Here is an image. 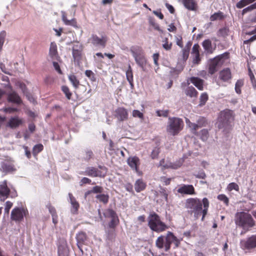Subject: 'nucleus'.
I'll return each mask as SVG.
<instances>
[{
    "label": "nucleus",
    "mask_w": 256,
    "mask_h": 256,
    "mask_svg": "<svg viewBox=\"0 0 256 256\" xmlns=\"http://www.w3.org/2000/svg\"><path fill=\"white\" fill-rule=\"evenodd\" d=\"M209 206L210 202L206 198L202 200L198 198H191L186 199L185 202V208L189 210V212L193 214L196 220L202 216V221L204 220L208 214Z\"/></svg>",
    "instance_id": "nucleus-1"
},
{
    "label": "nucleus",
    "mask_w": 256,
    "mask_h": 256,
    "mask_svg": "<svg viewBox=\"0 0 256 256\" xmlns=\"http://www.w3.org/2000/svg\"><path fill=\"white\" fill-rule=\"evenodd\" d=\"M234 112L230 109H225L220 112L218 118V128L222 130L225 134H228L232 130L235 120Z\"/></svg>",
    "instance_id": "nucleus-2"
},
{
    "label": "nucleus",
    "mask_w": 256,
    "mask_h": 256,
    "mask_svg": "<svg viewBox=\"0 0 256 256\" xmlns=\"http://www.w3.org/2000/svg\"><path fill=\"white\" fill-rule=\"evenodd\" d=\"M148 226L151 230L156 232H164L168 226L160 220L156 212H151L148 216Z\"/></svg>",
    "instance_id": "nucleus-3"
},
{
    "label": "nucleus",
    "mask_w": 256,
    "mask_h": 256,
    "mask_svg": "<svg viewBox=\"0 0 256 256\" xmlns=\"http://www.w3.org/2000/svg\"><path fill=\"white\" fill-rule=\"evenodd\" d=\"M235 223L243 228H248L255 225V222L252 216L248 212H238L235 216Z\"/></svg>",
    "instance_id": "nucleus-4"
},
{
    "label": "nucleus",
    "mask_w": 256,
    "mask_h": 256,
    "mask_svg": "<svg viewBox=\"0 0 256 256\" xmlns=\"http://www.w3.org/2000/svg\"><path fill=\"white\" fill-rule=\"evenodd\" d=\"M184 123L182 120L177 117L168 118L166 132L170 134L175 136L178 135L183 129Z\"/></svg>",
    "instance_id": "nucleus-5"
},
{
    "label": "nucleus",
    "mask_w": 256,
    "mask_h": 256,
    "mask_svg": "<svg viewBox=\"0 0 256 256\" xmlns=\"http://www.w3.org/2000/svg\"><path fill=\"white\" fill-rule=\"evenodd\" d=\"M107 172V168L104 166H99L98 168L94 166H88L84 171L79 172L80 174L86 175L90 177L104 178Z\"/></svg>",
    "instance_id": "nucleus-6"
},
{
    "label": "nucleus",
    "mask_w": 256,
    "mask_h": 256,
    "mask_svg": "<svg viewBox=\"0 0 256 256\" xmlns=\"http://www.w3.org/2000/svg\"><path fill=\"white\" fill-rule=\"evenodd\" d=\"M130 52L136 64L144 69L146 65V60L142 48L139 46L132 47L130 50Z\"/></svg>",
    "instance_id": "nucleus-7"
},
{
    "label": "nucleus",
    "mask_w": 256,
    "mask_h": 256,
    "mask_svg": "<svg viewBox=\"0 0 256 256\" xmlns=\"http://www.w3.org/2000/svg\"><path fill=\"white\" fill-rule=\"evenodd\" d=\"M10 194L12 198H14L17 196V192L16 190L10 192V188L8 186V181L4 180L0 182V200L2 202H4L8 198Z\"/></svg>",
    "instance_id": "nucleus-8"
},
{
    "label": "nucleus",
    "mask_w": 256,
    "mask_h": 256,
    "mask_svg": "<svg viewBox=\"0 0 256 256\" xmlns=\"http://www.w3.org/2000/svg\"><path fill=\"white\" fill-rule=\"evenodd\" d=\"M186 122L188 126L190 128L192 132L195 136H198V130L207 124L206 119L204 117H200L197 120V124L192 122L188 118L186 119Z\"/></svg>",
    "instance_id": "nucleus-9"
},
{
    "label": "nucleus",
    "mask_w": 256,
    "mask_h": 256,
    "mask_svg": "<svg viewBox=\"0 0 256 256\" xmlns=\"http://www.w3.org/2000/svg\"><path fill=\"white\" fill-rule=\"evenodd\" d=\"M28 214L27 208L24 207H16L11 212L10 218L12 220L16 222H21L23 220L24 217Z\"/></svg>",
    "instance_id": "nucleus-10"
},
{
    "label": "nucleus",
    "mask_w": 256,
    "mask_h": 256,
    "mask_svg": "<svg viewBox=\"0 0 256 256\" xmlns=\"http://www.w3.org/2000/svg\"><path fill=\"white\" fill-rule=\"evenodd\" d=\"M240 247L243 250H250L256 248V234L240 240Z\"/></svg>",
    "instance_id": "nucleus-11"
},
{
    "label": "nucleus",
    "mask_w": 256,
    "mask_h": 256,
    "mask_svg": "<svg viewBox=\"0 0 256 256\" xmlns=\"http://www.w3.org/2000/svg\"><path fill=\"white\" fill-rule=\"evenodd\" d=\"M7 88L10 90L6 93V100L8 102L20 105L22 104V100L16 92L12 89L10 84L7 86Z\"/></svg>",
    "instance_id": "nucleus-12"
},
{
    "label": "nucleus",
    "mask_w": 256,
    "mask_h": 256,
    "mask_svg": "<svg viewBox=\"0 0 256 256\" xmlns=\"http://www.w3.org/2000/svg\"><path fill=\"white\" fill-rule=\"evenodd\" d=\"M0 170L5 174L12 173L16 170L13 161L6 160L1 162Z\"/></svg>",
    "instance_id": "nucleus-13"
},
{
    "label": "nucleus",
    "mask_w": 256,
    "mask_h": 256,
    "mask_svg": "<svg viewBox=\"0 0 256 256\" xmlns=\"http://www.w3.org/2000/svg\"><path fill=\"white\" fill-rule=\"evenodd\" d=\"M114 116L120 122L127 120L128 118V110L124 108L119 107L114 112Z\"/></svg>",
    "instance_id": "nucleus-14"
},
{
    "label": "nucleus",
    "mask_w": 256,
    "mask_h": 256,
    "mask_svg": "<svg viewBox=\"0 0 256 256\" xmlns=\"http://www.w3.org/2000/svg\"><path fill=\"white\" fill-rule=\"evenodd\" d=\"M127 163L132 170L140 174L139 166L140 162V158L138 156H134L129 157L127 160Z\"/></svg>",
    "instance_id": "nucleus-15"
},
{
    "label": "nucleus",
    "mask_w": 256,
    "mask_h": 256,
    "mask_svg": "<svg viewBox=\"0 0 256 256\" xmlns=\"http://www.w3.org/2000/svg\"><path fill=\"white\" fill-rule=\"evenodd\" d=\"M90 40L91 42L96 46H101L104 48L108 40L106 36H103L102 38H99L96 34H92Z\"/></svg>",
    "instance_id": "nucleus-16"
},
{
    "label": "nucleus",
    "mask_w": 256,
    "mask_h": 256,
    "mask_svg": "<svg viewBox=\"0 0 256 256\" xmlns=\"http://www.w3.org/2000/svg\"><path fill=\"white\" fill-rule=\"evenodd\" d=\"M167 243L166 244V250H170L171 244L174 242L175 247L178 248L180 245V240L172 232H167Z\"/></svg>",
    "instance_id": "nucleus-17"
},
{
    "label": "nucleus",
    "mask_w": 256,
    "mask_h": 256,
    "mask_svg": "<svg viewBox=\"0 0 256 256\" xmlns=\"http://www.w3.org/2000/svg\"><path fill=\"white\" fill-rule=\"evenodd\" d=\"M107 212L108 216L111 218L112 220L108 223V226L111 228H114L119 224V219L116 212L112 209H108Z\"/></svg>",
    "instance_id": "nucleus-18"
},
{
    "label": "nucleus",
    "mask_w": 256,
    "mask_h": 256,
    "mask_svg": "<svg viewBox=\"0 0 256 256\" xmlns=\"http://www.w3.org/2000/svg\"><path fill=\"white\" fill-rule=\"evenodd\" d=\"M232 78V72L229 68H226L220 72L218 80L223 82H230Z\"/></svg>",
    "instance_id": "nucleus-19"
},
{
    "label": "nucleus",
    "mask_w": 256,
    "mask_h": 256,
    "mask_svg": "<svg viewBox=\"0 0 256 256\" xmlns=\"http://www.w3.org/2000/svg\"><path fill=\"white\" fill-rule=\"evenodd\" d=\"M24 122V120L18 116H12L10 118L7 124V126L14 129L22 125Z\"/></svg>",
    "instance_id": "nucleus-20"
},
{
    "label": "nucleus",
    "mask_w": 256,
    "mask_h": 256,
    "mask_svg": "<svg viewBox=\"0 0 256 256\" xmlns=\"http://www.w3.org/2000/svg\"><path fill=\"white\" fill-rule=\"evenodd\" d=\"M222 58V56H218L212 59L208 66V72L210 74H214L217 71V67L220 60Z\"/></svg>",
    "instance_id": "nucleus-21"
},
{
    "label": "nucleus",
    "mask_w": 256,
    "mask_h": 256,
    "mask_svg": "<svg viewBox=\"0 0 256 256\" xmlns=\"http://www.w3.org/2000/svg\"><path fill=\"white\" fill-rule=\"evenodd\" d=\"M165 160L164 158L162 159L160 162V166H163L165 168H172V169H178L180 168L184 162V160L182 159H180L178 160H176L174 162H170L169 164H164Z\"/></svg>",
    "instance_id": "nucleus-22"
},
{
    "label": "nucleus",
    "mask_w": 256,
    "mask_h": 256,
    "mask_svg": "<svg viewBox=\"0 0 256 256\" xmlns=\"http://www.w3.org/2000/svg\"><path fill=\"white\" fill-rule=\"evenodd\" d=\"M178 192L182 194L193 195L196 194L194 188L191 184H183L178 188Z\"/></svg>",
    "instance_id": "nucleus-23"
},
{
    "label": "nucleus",
    "mask_w": 256,
    "mask_h": 256,
    "mask_svg": "<svg viewBox=\"0 0 256 256\" xmlns=\"http://www.w3.org/2000/svg\"><path fill=\"white\" fill-rule=\"evenodd\" d=\"M200 46L198 44H194L192 48V62L194 64H199L201 61L200 54Z\"/></svg>",
    "instance_id": "nucleus-24"
},
{
    "label": "nucleus",
    "mask_w": 256,
    "mask_h": 256,
    "mask_svg": "<svg viewBox=\"0 0 256 256\" xmlns=\"http://www.w3.org/2000/svg\"><path fill=\"white\" fill-rule=\"evenodd\" d=\"M87 239V236L84 232H79L76 236L77 246L78 248L82 252V246L84 244Z\"/></svg>",
    "instance_id": "nucleus-25"
},
{
    "label": "nucleus",
    "mask_w": 256,
    "mask_h": 256,
    "mask_svg": "<svg viewBox=\"0 0 256 256\" xmlns=\"http://www.w3.org/2000/svg\"><path fill=\"white\" fill-rule=\"evenodd\" d=\"M167 240V234L166 236L162 235L158 236L156 241V246L160 249L164 248L166 252L170 250H166V248Z\"/></svg>",
    "instance_id": "nucleus-26"
},
{
    "label": "nucleus",
    "mask_w": 256,
    "mask_h": 256,
    "mask_svg": "<svg viewBox=\"0 0 256 256\" xmlns=\"http://www.w3.org/2000/svg\"><path fill=\"white\" fill-rule=\"evenodd\" d=\"M49 55L52 60H58L60 59L58 54L57 46L54 42L50 43Z\"/></svg>",
    "instance_id": "nucleus-27"
},
{
    "label": "nucleus",
    "mask_w": 256,
    "mask_h": 256,
    "mask_svg": "<svg viewBox=\"0 0 256 256\" xmlns=\"http://www.w3.org/2000/svg\"><path fill=\"white\" fill-rule=\"evenodd\" d=\"M202 46L204 48L206 54H212L216 49V46L214 48L212 46V41L210 39L205 40L202 42Z\"/></svg>",
    "instance_id": "nucleus-28"
},
{
    "label": "nucleus",
    "mask_w": 256,
    "mask_h": 256,
    "mask_svg": "<svg viewBox=\"0 0 256 256\" xmlns=\"http://www.w3.org/2000/svg\"><path fill=\"white\" fill-rule=\"evenodd\" d=\"M182 3L188 10H196L197 9L198 4L196 0H182Z\"/></svg>",
    "instance_id": "nucleus-29"
},
{
    "label": "nucleus",
    "mask_w": 256,
    "mask_h": 256,
    "mask_svg": "<svg viewBox=\"0 0 256 256\" xmlns=\"http://www.w3.org/2000/svg\"><path fill=\"white\" fill-rule=\"evenodd\" d=\"M16 86H18L22 91L24 94L28 98L30 101L34 100V98L28 92L27 88L26 85L22 82H18L16 83Z\"/></svg>",
    "instance_id": "nucleus-30"
},
{
    "label": "nucleus",
    "mask_w": 256,
    "mask_h": 256,
    "mask_svg": "<svg viewBox=\"0 0 256 256\" xmlns=\"http://www.w3.org/2000/svg\"><path fill=\"white\" fill-rule=\"evenodd\" d=\"M190 82L193 84L199 90L204 89V80L198 77L192 76L190 79Z\"/></svg>",
    "instance_id": "nucleus-31"
},
{
    "label": "nucleus",
    "mask_w": 256,
    "mask_h": 256,
    "mask_svg": "<svg viewBox=\"0 0 256 256\" xmlns=\"http://www.w3.org/2000/svg\"><path fill=\"white\" fill-rule=\"evenodd\" d=\"M62 20L64 24L66 26H70L74 28H78L77 22L75 18H73L70 20L67 18L66 14L65 12H62Z\"/></svg>",
    "instance_id": "nucleus-32"
},
{
    "label": "nucleus",
    "mask_w": 256,
    "mask_h": 256,
    "mask_svg": "<svg viewBox=\"0 0 256 256\" xmlns=\"http://www.w3.org/2000/svg\"><path fill=\"white\" fill-rule=\"evenodd\" d=\"M146 186V184L142 179L136 180L134 183V188L137 192L144 190Z\"/></svg>",
    "instance_id": "nucleus-33"
},
{
    "label": "nucleus",
    "mask_w": 256,
    "mask_h": 256,
    "mask_svg": "<svg viewBox=\"0 0 256 256\" xmlns=\"http://www.w3.org/2000/svg\"><path fill=\"white\" fill-rule=\"evenodd\" d=\"M68 196L72 206V212L74 214H76L79 208L80 204L71 193L68 194Z\"/></svg>",
    "instance_id": "nucleus-34"
},
{
    "label": "nucleus",
    "mask_w": 256,
    "mask_h": 256,
    "mask_svg": "<svg viewBox=\"0 0 256 256\" xmlns=\"http://www.w3.org/2000/svg\"><path fill=\"white\" fill-rule=\"evenodd\" d=\"M191 46L192 44L190 42L188 43L186 46L182 50V59L184 62H186L189 56L190 50Z\"/></svg>",
    "instance_id": "nucleus-35"
},
{
    "label": "nucleus",
    "mask_w": 256,
    "mask_h": 256,
    "mask_svg": "<svg viewBox=\"0 0 256 256\" xmlns=\"http://www.w3.org/2000/svg\"><path fill=\"white\" fill-rule=\"evenodd\" d=\"M126 80L128 82L131 88H132L134 85V78H133V72L131 66L129 64L128 69L126 72Z\"/></svg>",
    "instance_id": "nucleus-36"
},
{
    "label": "nucleus",
    "mask_w": 256,
    "mask_h": 256,
    "mask_svg": "<svg viewBox=\"0 0 256 256\" xmlns=\"http://www.w3.org/2000/svg\"><path fill=\"white\" fill-rule=\"evenodd\" d=\"M72 56L74 61L79 62L82 58V50L76 49L74 48H72Z\"/></svg>",
    "instance_id": "nucleus-37"
},
{
    "label": "nucleus",
    "mask_w": 256,
    "mask_h": 256,
    "mask_svg": "<svg viewBox=\"0 0 256 256\" xmlns=\"http://www.w3.org/2000/svg\"><path fill=\"white\" fill-rule=\"evenodd\" d=\"M186 94L190 98H196L198 96V92L192 86L188 87L185 91Z\"/></svg>",
    "instance_id": "nucleus-38"
},
{
    "label": "nucleus",
    "mask_w": 256,
    "mask_h": 256,
    "mask_svg": "<svg viewBox=\"0 0 256 256\" xmlns=\"http://www.w3.org/2000/svg\"><path fill=\"white\" fill-rule=\"evenodd\" d=\"M155 195L158 196H160L161 200H164L165 201H168V194L166 188H160L159 192H155Z\"/></svg>",
    "instance_id": "nucleus-39"
},
{
    "label": "nucleus",
    "mask_w": 256,
    "mask_h": 256,
    "mask_svg": "<svg viewBox=\"0 0 256 256\" xmlns=\"http://www.w3.org/2000/svg\"><path fill=\"white\" fill-rule=\"evenodd\" d=\"M68 80L72 84L75 88H78L80 84V81L74 74H70L68 76Z\"/></svg>",
    "instance_id": "nucleus-40"
},
{
    "label": "nucleus",
    "mask_w": 256,
    "mask_h": 256,
    "mask_svg": "<svg viewBox=\"0 0 256 256\" xmlns=\"http://www.w3.org/2000/svg\"><path fill=\"white\" fill-rule=\"evenodd\" d=\"M208 96L206 92L202 93L200 97V103L198 106L201 107L206 104V102L208 100Z\"/></svg>",
    "instance_id": "nucleus-41"
},
{
    "label": "nucleus",
    "mask_w": 256,
    "mask_h": 256,
    "mask_svg": "<svg viewBox=\"0 0 256 256\" xmlns=\"http://www.w3.org/2000/svg\"><path fill=\"white\" fill-rule=\"evenodd\" d=\"M256 0H240L236 4V6L238 8H242L245 6L254 2Z\"/></svg>",
    "instance_id": "nucleus-42"
},
{
    "label": "nucleus",
    "mask_w": 256,
    "mask_h": 256,
    "mask_svg": "<svg viewBox=\"0 0 256 256\" xmlns=\"http://www.w3.org/2000/svg\"><path fill=\"white\" fill-rule=\"evenodd\" d=\"M200 136V138L203 141H206L209 137L208 130L207 129H202L198 132V136Z\"/></svg>",
    "instance_id": "nucleus-43"
},
{
    "label": "nucleus",
    "mask_w": 256,
    "mask_h": 256,
    "mask_svg": "<svg viewBox=\"0 0 256 256\" xmlns=\"http://www.w3.org/2000/svg\"><path fill=\"white\" fill-rule=\"evenodd\" d=\"M224 18V16L223 13L221 12H217L214 13L213 14L211 15L210 16V21H215L216 20H221Z\"/></svg>",
    "instance_id": "nucleus-44"
},
{
    "label": "nucleus",
    "mask_w": 256,
    "mask_h": 256,
    "mask_svg": "<svg viewBox=\"0 0 256 256\" xmlns=\"http://www.w3.org/2000/svg\"><path fill=\"white\" fill-rule=\"evenodd\" d=\"M96 198L101 202L106 204L108 202L109 196L108 194H98Z\"/></svg>",
    "instance_id": "nucleus-45"
},
{
    "label": "nucleus",
    "mask_w": 256,
    "mask_h": 256,
    "mask_svg": "<svg viewBox=\"0 0 256 256\" xmlns=\"http://www.w3.org/2000/svg\"><path fill=\"white\" fill-rule=\"evenodd\" d=\"M44 149V146L42 144H39L35 145L32 148V154L34 156H36L38 153L41 152Z\"/></svg>",
    "instance_id": "nucleus-46"
},
{
    "label": "nucleus",
    "mask_w": 256,
    "mask_h": 256,
    "mask_svg": "<svg viewBox=\"0 0 256 256\" xmlns=\"http://www.w3.org/2000/svg\"><path fill=\"white\" fill-rule=\"evenodd\" d=\"M248 75L250 78L253 88L254 89H256V80L251 68L249 66L248 67Z\"/></svg>",
    "instance_id": "nucleus-47"
},
{
    "label": "nucleus",
    "mask_w": 256,
    "mask_h": 256,
    "mask_svg": "<svg viewBox=\"0 0 256 256\" xmlns=\"http://www.w3.org/2000/svg\"><path fill=\"white\" fill-rule=\"evenodd\" d=\"M244 85V81L242 80H238L235 84V90L238 94H241V88Z\"/></svg>",
    "instance_id": "nucleus-48"
},
{
    "label": "nucleus",
    "mask_w": 256,
    "mask_h": 256,
    "mask_svg": "<svg viewBox=\"0 0 256 256\" xmlns=\"http://www.w3.org/2000/svg\"><path fill=\"white\" fill-rule=\"evenodd\" d=\"M0 110L6 114H12L15 112H18V110L16 108L4 107L2 108Z\"/></svg>",
    "instance_id": "nucleus-49"
},
{
    "label": "nucleus",
    "mask_w": 256,
    "mask_h": 256,
    "mask_svg": "<svg viewBox=\"0 0 256 256\" xmlns=\"http://www.w3.org/2000/svg\"><path fill=\"white\" fill-rule=\"evenodd\" d=\"M62 92L65 94L68 100H70L71 98L72 93L70 92L68 86H63L62 87Z\"/></svg>",
    "instance_id": "nucleus-50"
},
{
    "label": "nucleus",
    "mask_w": 256,
    "mask_h": 256,
    "mask_svg": "<svg viewBox=\"0 0 256 256\" xmlns=\"http://www.w3.org/2000/svg\"><path fill=\"white\" fill-rule=\"evenodd\" d=\"M229 32V29L226 27L223 28L219 30L218 32V36L224 38L228 36Z\"/></svg>",
    "instance_id": "nucleus-51"
},
{
    "label": "nucleus",
    "mask_w": 256,
    "mask_h": 256,
    "mask_svg": "<svg viewBox=\"0 0 256 256\" xmlns=\"http://www.w3.org/2000/svg\"><path fill=\"white\" fill-rule=\"evenodd\" d=\"M240 190L238 185L235 182H231L227 186V190L228 191H232V190H235L237 192H238Z\"/></svg>",
    "instance_id": "nucleus-52"
},
{
    "label": "nucleus",
    "mask_w": 256,
    "mask_h": 256,
    "mask_svg": "<svg viewBox=\"0 0 256 256\" xmlns=\"http://www.w3.org/2000/svg\"><path fill=\"white\" fill-rule=\"evenodd\" d=\"M6 36V32L2 30L0 32V52L2 50L5 38Z\"/></svg>",
    "instance_id": "nucleus-53"
},
{
    "label": "nucleus",
    "mask_w": 256,
    "mask_h": 256,
    "mask_svg": "<svg viewBox=\"0 0 256 256\" xmlns=\"http://www.w3.org/2000/svg\"><path fill=\"white\" fill-rule=\"evenodd\" d=\"M163 42L164 43L162 44V47L165 50H170L172 49V43H168V38H166L163 40Z\"/></svg>",
    "instance_id": "nucleus-54"
},
{
    "label": "nucleus",
    "mask_w": 256,
    "mask_h": 256,
    "mask_svg": "<svg viewBox=\"0 0 256 256\" xmlns=\"http://www.w3.org/2000/svg\"><path fill=\"white\" fill-rule=\"evenodd\" d=\"M85 74L92 82H95L96 80L95 74L91 70H86L85 72Z\"/></svg>",
    "instance_id": "nucleus-55"
},
{
    "label": "nucleus",
    "mask_w": 256,
    "mask_h": 256,
    "mask_svg": "<svg viewBox=\"0 0 256 256\" xmlns=\"http://www.w3.org/2000/svg\"><path fill=\"white\" fill-rule=\"evenodd\" d=\"M132 116L134 118H138L141 120H144V114L138 110H134L132 112Z\"/></svg>",
    "instance_id": "nucleus-56"
},
{
    "label": "nucleus",
    "mask_w": 256,
    "mask_h": 256,
    "mask_svg": "<svg viewBox=\"0 0 256 256\" xmlns=\"http://www.w3.org/2000/svg\"><path fill=\"white\" fill-rule=\"evenodd\" d=\"M160 153V148L156 147L152 150L150 154V157L152 159L157 158Z\"/></svg>",
    "instance_id": "nucleus-57"
},
{
    "label": "nucleus",
    "mask_w": 256,
    "mask_h": 256,
    "mask_svg": "<svg viewBox=\"0 0 256 256\" xmlns=\"http://www.w3.org/2000/svg\"><path fill=\"white\" fill-rule=\"evenodd\" d=\"M46 207L48 210V211L52 216L57 214L56 208L52 205L50 202H48V203L46 205Z\"/></svg>",
    "instance_id": "nucleus-58"
},
{
    "label": "nucleus",
    "mask_w": 256,
    "mask_h": 256,
    "mask_svg": "<svg viewBox=\"0 0 256 256\" xmlns=\"http://www.w3.org/2000/svg\"><path fill=\"white\" fill-rule=\"evenodd\" d=\"M218 199L220 201L224 202L228 206V204L229 202V200L228 198L224 194H220L218 195Z\"/></svg>",
    "instance_id": "nucleus-59"
},
{
    "label": "nucleus",
    "mask_w": 256,
    "mask_h": 256,
    "mask_svg": "<svg viewBox=\"0 0 256 256\" xmlns=\"http://www.w3.org/2000/svg\"><path fill=\"white\" fill-rule=\"evenodd\" d=\"M158 116L167 117L169 114L168 110H158L156 112Z\"/></svg>",
    "instance_id": "nucleus-60"
},
{
    "label": "nucleus",
    "mask_w": 256,
    "mask_h": 256,
    "mask_svg": "<svg viewBox=\"0 0 256 256\" xmlns=\"http://www.w3.org/2000/svg\"><path fill=\"white\" fill-rule=\"evenodd\" d=\"M13 204L10 201H7L5 204L4 212L5 214H8Z\"/></svg>",
    "instance_id": "nucleus-61"
},
{
    "label": "nucleus",
    "mask_w": 256,
    "mask_h": 256,
    "mask_svg": "<svg viewBox=\"0 0 256 256\" xmlns=\"http://www.w3.org/2000/svg\"><path fill=\"white\" fill-rule=\"evenodd\" d=\"M92 180L86 177H84L80 180V186H82L86 184H90Z\"/></svg>",
    "instance_id": "nucleus-62"
},
{
    "label": "nucleus",
    "mask_w": 256,
    "mask_h": 256,
    "mask_svg": "<svg viewBox=\"0 0 256 256\" xmlns=\"http://www.w3.org/2000/svg\"><path fill=\"white\" fill-rule=\"evenodd\" d=\"M255 8H256V4H252L250 5V6L244 8L242 10V14H244L246 13L247 12H250Z\"/></svg>",
    "instance_id": "nucleus-63"
},
{
    "label": "nucleus",
    "mask_w": 256,
    "mask_h": 256,
    "mask_svg": "<svg viewBox=\"0 0 256 256\" xmlns=\"http://www.w3.org/2000/svg\"><path fill=\"white\" fill-rule=\"evenodd\" d=\"M104 188L102 186H96L93 187L92 189V191L93 193L98 194V193H102L103 192Z\"/></svg>",
    "instance_id": "nucleus-64"
}]
</instances>
